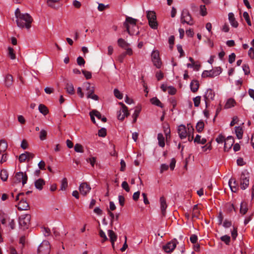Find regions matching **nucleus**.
<instances>
[{
	"label": "nucleus",
	"instance_id": "obj_1",
	"mask_svg": "<svg viewBox=\"0 0 254 254\" xmlns=\"http://www.w3.org/2000/svg\"><path fill=\"white\" fill-rule=\"evenodd\" d=\"M137 20L129 16H127L125 21L123 23V25L126 28L127 32L130 35H138L139 31L130 30V26L132 28H137L136 22Z\"/></svg>",
	"mask_w": 254,
	"mask_h": 254
},
{
	"label": "nucleus",
	"instance_id": "obj_2",
	"mask_svg": "<svg viewBox=\"0 0 254 254\" xmlns=\"http://www.w3.org/2000/svg\"><path fill=\"white\" fill-rule=\"evenodd\" d=\"M23 15L24 16L22 17L20 23L18 21V19H16L17 25L21 28H26L27 29H29L31 27L33 18L28 13H24Z\"/></svg>",
	"mask_w": 254,
	"mask_h": 254
},
{
	"label": "nucleus",
	"instance_id": "obj_3",
	"mask_svg": "<svg viewBox=\"0 0 254 254\" xmlns=\"http://www.w3.org/2000/svg\"><path fill=\"white\" fill-rule=\"evenodd\" d=\"M28 180L27 175L25 173L22 172H17L12 181V184L14 185L17 183L22 182V185L24 186L26 184Z\"/></svg>",
	"mask_w": 254,
	"mask_h": 254
},
{
	"label": "nucleus",
	"instance_id": "obj_4",
	"mask_svg": "<svg viewBox=\"0 0 254 254\" xmlns=\"http://www.w3.org/2000/svg\"><path fill=\"white\" fill-rule=\"evenodd\" d=\"M222 72L221 67H216L210 70H204L203 71L201 76L203 78L210 77L213 78L219 75Z\"/></svg>",
	"mask_w": 254,
	"mask_h": 254
},
{
	"label": "nucleus",
	"instance_id": "obj_5",
	"mask_svg": "<svg viewBox=\"0 0 254 254\" xmlns=\"http://www.w3.org/2000/svg\"><path fill=\"white\" fill-rule=\"evenodd\" d=\"M147 18L148 20L149 25L151 28L156 29L158 28V23L156 20V13L154 11H147Z\"/></svg>",
	"mask_w": 254,
	"mask_h": 254
},
{
	"label": "nucleus",
	"instance_id": "obj_6",
	"mask_svg": "<svg viewBox=\"0 0 254 254\" xmlns=\"http://www.w3.org/2000/svg\"><path fill=\"white\" fill-rule=\"evenodd\" d=\"M181 21L182 23H187L189 25H192L194 24V21L191 18V16L187 9H184L182 12Z\"/></svg>",
	"mask_w": 254,
	"mask_h": 254
},
{
	"label": "nucleus",
	"instance_id": "obj_7",
	"mask_svg": "<svg viewBox=\"0 0 254 254\" xmlns=\"http://www.w3.org/2000/svg\"><path fill=\"white\" fill-rule=\"evenodd\" d=\"M84 86L86 88V90L87 91L86 95L87 98H91L94 100H98L99 99L98 96L94 94L95 91V88L94 86H92L89 82H86L84 83Z\"/></svg>",
	"mask_w": 254,
	"mask_h": 254
},
{
	"label": "nucleus",
	"instance_id": "obj_8",
	"mask_svg": "<svg viewBox=\"0 0 254 254\" xmlns=\"http://www.w3.org/2000/svg\"><path fill=\"white\" fill-rule=\"evenodd\" d=\"M50 243L47 241H44L38 248V254H49L50 252Z\"/></svg>",
	"mask_w": 254,
	"mask_h": 254
},
{
	"label": "nucleus",
	"instance_id": "obj_9",
	"mask_svg": "<svg viewBox=\"0 0 254 254\" xmlns=\"http://www.w3.org/2000/svg\"><path fill=\"white\" fill-rule=\"evenodd\" d=\"M215 97V92L214 91L210 89H207L205 92L204 95V99L205 103L206 108H208L209 105V102L211 101H213Z\"/></svg>",
	"mask_w": 254,
	"mask_h": 254
},
{
	"label": "nucleus",
	"instance_id": "obj_10",
	"mask_svg": "<svg viewBox=\"0 0 254 254\" xmlns=\"http://www.w3.org/2000/svg\"><path fill=\"white\" fill-rule=\"evenodd\" d=\"M31 216L29 214L22 215L20 216L19 220L20 226L23 229H28L30 224Z\"/></svg>",
	"mask_w": 254,
	"mask_h": 254
},
{
	"label": "nucleus",
	"instance_id": "obj_11",
	"mask_svg": "<svg viewBox=\"0 0 254 254\" xmlns=\"http://www.w3.org/2000/svg\"><path fill=\"white\" fill-rule=\"evenodd\" d=\"M178 242L175 238L163 246V249L167 253H172L176 248Z\"/></svg>",
	"mask_w": 254,
	"mask_h": 254
},
{
	"label": "nucleus",
	"instance_id": "obj_12",
	"mask_svg": "<svg viewBox=\"0 0 254 254\" xmlns=\"http://www.w3.org/2000/svg\"><path fill=\"white\" fill-rule=\"evenodd\" d=\"M241 188L245 190L249 184V174L246 171L242 173L240 178Z\"/></svg>",
	"mask_w": 254,
	"mask_h": 254
},
{
	"label": "nucleus",
	"instance_id": "obj_13",
	"mask_svg": "<svg viewBox=\"0 0 254 254\" xmlns=\"http://www.w3.org/2000/svg\"><path fill=\"white\" fill-rule=\"evenodd\" d=\"M190 130H193V128L191 127L190 128H188V132L187 131L186 126L184 125H180L178 127V133L180 138L181 139L186 138L188 136V133L190 131Z\"/></svg>",
	"mask_w": 254,
	"mask_h": 254
},
{
	"label": "nucleus",
	"instance_id": "obj_14",
	"mask_svg": "<svg viewBox=\"0 0 254 254\" xmlns=\"http://www.w3.org/2000/svg\"><path fill=\"white\" fill-rule=\"evenodd\" d=\"M151 57L154 65L158 68H161L162 63L159 57V53L158 51H153L151 54Z\"/></svg>",
	"mask_w": 254,
	"mask_h": 254
},
{
	"label": "nucleus",
	"instance_id": "obj_15",
	"mask_svg": "<svg viewBox=\"0 0 254 254\" xmlns=\"http://www.w3.org/2000/svg\"><path fill=\"white\" fill-rule=\"evenodd\" d=\"M119 104L122 106V108L118 113V119L119 120L123 121L126 117L129 115V113L127 107L125 104L121 102Z\"/></svg>",
	"mask_w": 254,
	"mask_h": 254
},
{
	"label": "nucleus",
	"instance_id": "obj_16",
	"mask_svg": "<svg viewBox=\"0 0 254 254\" xmlns=\"http://www.w3.org/2000/svg\"><path fill=\"white\" fill-rule=\"evenodd\" d=\"M91 188L86 182L81 183L79 187L80 193L83 196H86L89 192Z\"/></svg>",
	"mask_w": 254,
	"mask_h": 254
},
{
	"label": "nucleus",
	"instance_id": "obj_17",
	"mask_svg": "<svg viewBox=\"0 0 254 254\" xmlns=\"http://www.w3.org/2000/svg\"><path fill=\"white\" fill-rule=\"evenodd\" d=\"M29 207L28 203L23 198H21L18 204V209L19 210H27Z\"/></svg>",
	"mask_w": 254,
	"mask_h": 254
},
{
	"label": "nucleus",
	"instance_id": "obj_18",
	"mask_svg": "<svg viewBox=\"0 0 254 254\" xmlns=\"http://www.w3.org/2000/svg\"><path fill=\"white\" fill-rule=\"evenodd\" d=\"M234 143V138L232 136H229L225 140L224 149L225 150L227 149L229 150L231 148L233 143Z\"/></svg>",
	"mask_w": 254,
	"mask_h": 254
},
{
	"label": "nucleus",
	"instance_id": "obj_19",
	"mask_svg": "<svg viewBox=\"0 0 254 254\" xmlns=\"http://www.w3.org/2000/svg\"><path fill=\"white\" fill-rule=\"evenodd\" d=\"M160 202L162 215L163 216H165L166 215V209L167 207V204L166 203L165 198L163 196L160 198Z\"/></svg>",
	"mask_w": 254,
	"mask_h": 254
},
{
	"label": "nucleus",
	"instance_id": "obj_20",
	"mask_svg": "<svg viewBox=\"0 0 254 254\" xmlns=\"http://www.w3.org/2000/svg\"><path fill=\"white\" fill-rule=\"evenodd\" d=\"M229 186L232 190L234 192H237L238 190V183L235 179L231 178L229 181Z\"/></svg>",
	"mask_w": 254,
	"mask_h": 254
},
{
	"label": "nucleus",
	"instance_id": "obj_21",
	"mask_svg": "<svg viewBox=\"0 0 254 254\" xmlns=\"http://www.w3.org/2000/svg\"><path fill=\"white\" fill-rule=\"evenodd\" d=\"M228 19L231 26L234 28H237L238 26V22L236 20L234 14L232 12H230L228 14Z\"/></svg>",
	"mask_w": 254,
	"mask_h": 254
},
{
	"label": "nucleus",
	"instance_id": "obj_22",
	"mask_svg": "<svg viewBox=\"0 0 254 254\" xmlns=\"http://www.w3.org/2000/svg\"><path fill=\"white\" fill-rule=\"evenodd\" d=\"M13 84V76L11 74H7L4 78V84L6 87H10Z\"/></svg>",
	"mask_w": 254,
	"mask_h": 254
},
{
	"label": "nucleus",
	"instance_id": "obj_23",
	"mask_svg": "<svg viewBox=\"0 0 254 254\" xmlns=\"http://www.w3.org/2000/svg\"><path fill=\"white\" fill-rule=\"evenodd\" d=\"M64 89L66 90V92L70 95H73L75 93L73 85L71 82H67Z\"/></svg>",
	"mask_w": 254,
	"mask_h": 254
},
{
	"label": "nucleus",
	"instance_id": "obj_24",
	"mask_svg": "<svg viewBox=\"0 0 254 254\" xmlns=\"http://www.w3.org/2000/svg\"><path fill=\"white\" fill-rule=\"evenodd\" d=\"M199 87V84L197 80H193L190 82V90L192 92L195 93L198 90Z\"/></svg>",
	"mask_w": 254,
	"mask_h": 254
},
{
	"label": "nucleus",
	"instance_id": "obj_25",
	"mask_svg": "<svg viewBox=\"0 0 254 254\" xmlns=\"http://www.w3.org/2000/svg\"><path fill=\"white\" fill-rule=\"evenodd\" d=\"M35 188L41 190L43 189V186L45 185V182L43 179H39L35 182Z\"/></svg>",
	"mask_w": 254,
	"mask_h": 254
},
{
	"label": "nucleus",
	"instance_id": "obj_26",
	"mask_svg": "<svg viewBox=\"0 0 254 254\" xmlns=\"http://www.w3.org/2000/svg\"><path fill=\"white\" fill-rule=\"evenodd\" d=\"M118 46L124 49H126L127 48L129 47V44H128L127 41H126L123 38H119L117 41Z\"/></svg>",
	"mask_w": 254,
	"mask_h": 254
},
{
	"label": "nucleus",
	"instance_id": "obj_27",
	"mask_svg": "<svg viewBox=\"0 0 254 254\" xmlns=\"http://www.w3.org/2000/svg\"><path fill=\"white\" fill-rule=\"evenodd\" d=\"M108 234L112 244H114L115 242L116 241L117 239V236L116 234L112 230H109L108 231Z\"/></svg>",
	"mask_w": 254,
	"mask_h": 254
},
{
	"label": "nucleus",
	"instance_id": "obj_28",
	"mask_svg": "<svg viewBox=\"0 0 254 254\" xmlns=\"http://www.w3.org/2000/svg\"><path fill=\"white\" fill-rule=\"evenodd\" d=\"M7 146V143L4 139L0 140V154L6 151Z\"/></svg>",
	"mask_w": 254,
	"mask_h": 254
},
{
	"label": "nucleus",
	"instance_id": "obj_29",
	"mask_svg": "<svg viewBox=\"0 0 254 254\" xmlns=\"http://www.w3.org/2000/svg\"><path fill=\"white\" fill-rule=\"evenodd\" d=\"M157 139L158 140V144L160 147H163L165 146L164 137L162 133H159L157 135Z\"/></svg>",
	"mask_w": 254,
	"mask_h": 254
},
{
	"label": "nucleus",
	"instance_id": "obj_30",
	"mask_svg": "<svg viewBox=\"0 0 254 254\" xmlns=\"http://www.w3.org/2000/svg\"><path fill=\"white\" fill-rule=\"evenodd\" d=\"M236 103V101L234 99L229 98L225 104L224 107L225 109L232 108L235 106Z\"/></svg>",
	"mask_w": 254,
	"mask_h": 254
},
{
	"label": "nucleus",
	"instance_id": "obj_31",
	"mask_svg": "<svg viewBox=\"0 0 254 254\" xmlns=\"http://www.w3.org/2000/svg\"><path fill=\"white\" fill-rule=\"evenodd\" d=\"M235 133L237 138L239 139L242 138L243 134V130L241 127H235Z\"/></svg>",
	"mask_w": 254,
	"mask_h": 254
},
{
	"label": "nucleus",
	"instance_id": "obj_32",
	"mask_svg": "<svg viewBox=\"0 0 254 254\" xmlns=\"http://www.w3.org/2000/svg\"><path fill=\"white\" fill-rule=\"evenodd\" d=\"M38 108L40 112L45 116L49 113L47 107L43 104H40Z\"/></svg>",
	"mask_w": 254,
	"mask_h": 254
},
{
	"label": "nucleus",
	"instance_id": "obj_33",
	"mask_svg": "<svg viewBox=\"0 0 254 254\" xmlns=\"http://www.w3.org/2000/svg\"><path fill=\"white\" fill-rule=\"evenodd\" d=\"M150 102L153 105H156L161 108L163 107V105L157 97H153L151 99Z\"/></svg>",
	"mask_w": 254,
	"mask_h": 254
},
{
	"label": "nucleus",
	"instance_id": "obj_34",
	"mask_svg": "<svg viewBox=\"0 0 254 254\" xmlns=\"http://www.w3.org/2000/svg\"><path fill=\"white\" fill-rule=\"evenodd\" d=\"M0 179L2 181H6L8 177V174L6 170L2 169L0 174Z\"/></svg>",
	"mask_w": 254,
	"mask_h": 254
},
{
	"label": "nucleus",
	"instance_id": "obj_35",
	"mask_svg": "<svg viewBox=\"0 0 254 254\" xmlns=\"http://www.w3.org/2000/svg\"><path fill=\"white\" fill-rule=\"evenodd\" d=\"M200 214V211L197 204L194 205L192 210V217L198 218Z\"/></svg>",
	"mask_w": 254,
	"mask_h": 254
},
{
	"label": "nucleus",
	"instance_id": "obj_36",
	"mask_svg": "<svg viewBox=\"0 0 254 254\" xmlns=\"http://www.w3.org/2000/svg\"><path fill=\"white\" fill-rule=\"evenodd\" d=\"M60 0H47V3L49 6L57 9L58 7L56 6V4L58 3Z\"/></svg>",
	"mask_w": 254,
	"mask_h": 254
},
{
	"label": "nucleus",
	"instance_id": "obj_37",
	"mask_svg": "<svg viewBox=\"0 0 254 254\" xmlns=\"http://www.w3.org/2000/svg\"><path fill=\"white\" fill-rule=\"evenodd\" d=\"M220 240L226 245H229L230 243L231 238L229 236L225 235L220 237Z\"/></svg>",
	"mask_w": 254,
	"mask_h": 254
},
{
	"label": "nucleus",
	"instance_id": "obj_38",
	"mask_svg": "<svg viewBox=\"0 0 254 254\" xmlns=\"http://www.w3.org/2000/svg\"><path fill=\"white\" fill-rule=\"evenodd\" d=\"M24 13H21L20 12V10L19 8H17L15 11V15L16 18V19H18V21L20 23L21 19H22V17L24 16L23 15Z\"/></svg>",
	"mask_w": 254,
	"mask_h": 254
},
{
	"label": "nucleus",
	"instance_id": "obj_39",
	"mask_svg": "<svg viewBox=\"0 0 254 254\" xmlns=\"http://www.w3.org/2000/svg\"><path fill=\"white\" fill-rule=\"evenodd\" d=\"M204 123L203 121L198 122L196 126V129L198 132H200L202 131L204 128Z\"/></svg>",
	"mask_w": 254,
	"mask_h": 254
},
{
	"label": "nucleus",
	"instance_id": "obj_40",
	"mask_svg": "<svg viewBox=\"0 0 254 254\" xmlns=\"http://www.w3.org/2000/svg\"><path fill=\"white\" fill-rule=\"evenodd\" d=\"M74 150L76 152L83 153L84 152V148L82 145L76 143L74 145Z\"/></svg>",
	"mask_w": 254,
	"mask_h": 254
},
{
	"label": "nucleus",
	"instance_id": "obj_41",
	"mask_svg": "<svg viewBox=\"0 0 254 254\" xmlns=\"http://www.w3.org/2000/svg\"><path fill=\"white\" fill-rule=\"evenodd\" d=\"M8 55L12 60H14L16 58L15 54L14 52V50L10 47L8 48Z\"/></svg>",
	"mask_w": 254,
	"mask_h": 254
},
{
	"label": "nucleus",
	"instance_id": "obj_42",
	"mask_svg": "<svg viewBox=\"0 0 254 254\" xmlns=\"http://www.w3.org/2000/svg\"><path fill=\"white\" fill-rule=\"evenodd\" d=\"M238 236V229L236 227H233V229L231 230V236L233 240H235Z\"/></svg>",
	"mask_w": 254,
	"mask_h": 254
},
{
	"label": "nucleus",
	"instance_id": "obj_43",
	"mask_svg": "<svg viewBox=\"0 0 254 254\" xmlns=\"http://www.w3.org/2000/svg\"><path fill=\"white\" fill-rule=\"evenodd\" d=\"M67 181L65 178H64L62 181V184L61 186V190H64L67 187Z\"/></svg>",
	"mask_w": 254,
	"mask_h": 254
},
{
	"label": "nucleus",
	"instance_id": "obj_44",
	"mask_svg": "<svg viewBox=\"0 0 254 254\" xmlns=\"http://www.w3.org/2000/svg\"><path fill=\"white\" fill-rule=\"evenodd\" d=\"M47 135V131L44 129H42L40 132L39 138L41 140H44L46 139Z\"/></svg>",
	"mask_w": 254,
	"mask_h": 254
},
{
	"label": "nucleus",
	"instance_id": "obj_45",
	"mask_svg": "<svg viewBox=\"0 0 254 254\" xmlns=\"http://www.w3.org/2000/svg\"><path fill=\"white\" fill-rule=\"evenodd\" d=\"M140 110L139 109H135L132 115L133 121L132 123H135L137 120V118L139 116Z\"/></svg>",
	"mask_w": 254,
	"mask_h": 254
},
{
	"label": "nucleus",
	"instance_id": "obj_46",
	"mask_svg": "<svg viewBox=\"0 0 254 254\" xmlns=\"http://www.w3.org/2000/svg\"><path fill=\"white\" fill-rule=\"evenodd\" d=\"M243 17L244 18H245V19L246 20L247 24L249 26H251L252 25V23H251V20H250V16H249V13L245 11L243 13Z\"/></svg>",
	"mask_w": 254,
	"mask_h": 254
},
{
	"label": "nucleus",
	"instance_id": "obj_47",
	"mask_svg": "<svg viewBox=\"0 0 254 254\" xmlns=\"http://www.w3.org/2000/svg\"><path fill=\"white\" fill-rule=\"evenodd\" d=\"M98 134L101 137H105L107 134V130L105 128H101L98 130Z\"/></svg>",
	"mask_w": 254,
	"mask_h": 254
},
{
	"label": "nucleus",
	"instance_id": "obj_48",
	"mask_svg": "<svg viewBox=\"0 0 254 254\" xmlns=\"http://www.w3.org/2000/svg\"><path fill=\"white\" fill-rule=\"evenodd\" d=\"M200 13L203 16H204L207 14V12L206 8L204 5H200Z\"/></svg>",
	"mask_w": 254,
	"mask_h": 254
},
{
	"label": "nucleus",
	"instance_id": "obj_49",
	"mask_svg": "<svg viewBox=\"0 0 254 254\" xmlns=\"http://www.w3.org/2000/svg\"><path fill=\"white\" fill-rule=\"evenodd\" d=\"M201 100V96H198L193 99L194 105L195 107H198Z\"/></svg>",
	"mask_w": 254,
	"mask_h": 254
},
{
	"label": "nucleus",
	"instance_id": "obj_50",
	"mask_svg": "<svg viewBox=\"0 0 254 254\" xmlns=\"http://www.w3.org/2000/svg\"><path fill=\"white\" fill-rule=\"evenodd\" d=\"M222 224L224 228H228L232 226V221L225 219Z\"/></svg>",
	"mask_w": 254,
	"mask_h": 254
},
{
	"label": "nucleus",
	"instance_id": "obj_51",
	"mask_svg": "<svg viewBox=\"0 0 254 254\" xmlns=\"http://www.w3.org/2000/svg\"><path fill=\"white\" fill-rule=\"evenodd\" d=\"M82 72L87 79H90L92 77V73L90 71L82 70Z\"/></svg>",
	"mask_w": 254,
	"mask_h": 254
},
{
	"label": "nucleus",
	"instance_id": "obj_52",
	"mask_svg": "<svg viewBox=\"0 0 254 254\" xmlns=\"http://www.w3.org/2000/svg\"><path fill=\"white\" fill-rule=\"evenodd\" d=\"M248 208L246 206H244L243 203H242L241 204V208H240V213L243 215L245 214L247 211H248Z\"/></svg>",
	"mask_w": 254,
	"mask_h": 254
},
{
	"label": "nucleus",
	"instance_id": "obj_53",
	"mask_svg": "<svg viewBox=\"0 0 254 254\" xmlns=\"http://www.w3.org/2000/svg\"><path fill=\"white\" fill-rule=\"evenodd\" d=\"M114 95L117 98L122 99L123 98V94L117 89H115L114 90Z\"/></svg>",
	"mask_w": 254,
	"mask_h": 254
},
{
	"label": "nucleus",
	"instance_id": "obj_54",
	"mask_svg": "<svg viewBox=\"0 0 254 254\" xmlns=\"http://www.w3.org/2000/svg\"><path fill=\"white\" fill-rule=\"evenodd\" d=\"M77 63L79 66H82L84 65L85 62L82 57H78L77 58Z\"/></svg>",
	"mask_w": 254,
	"mask_h": 254
},
{
	"label": "nucleus",
	"instance_id": "obj_55",
	"mask_svg": "<svg viewBox=\"0 0 254 254\" xmlns=\"http://www.w3.org/2000/svg\"><path fill=\"white\" fill-rule=\"evenodd\" d=\"M243 70L246 75H248L250 73V69L248 64H245L243 65Z\"/></svg>",
	"mask_w": 254,
	"mask_h": 254
},
{
	"label": "nucleus",
	"instance_id": "obj_56",
	"mask_svg": "<svg viewBox=\"0 0 254 254\" xmlns=\"http://www.w3.org/2000/svg\"><path fill=\"white\" fill-rule=\"evenodd\" d=\"M19 160L20 162H24L26 160L27 161V158L26 154V152L25 153L21 154L19 157Z\"/></svg>",
	"mask_w": 254,
	"mask_h": 254
},
{
	"label": "nucleus",
	"instance_id": "obj_57",
	"mask_svg": "<svg viewBox=\"0 0 254 254\" xmlns=\"http://www.w3.org/2000/svg\"><path fill=\"white\" fill-rule=\"evenodd\" d=\"M225 140V136L222 134H219L218 137L216 138V141L218 143L223 142Z\"/></svg>",
	"mask_w": 254,
	"mask_h": 254
},
{
	"label": "nucleus",
	"instance_id": "obj_58",
	"mask_svg": "<svg viewBox=\"0 0 254 254\" xmlns=\"http://www.w3.org/2000/svg\"><path fill=\"white\" fill-rule=\"evenodd\" d=\"M122 187L127 192H129L130 190L129 187L126 181H124L122 184Z\"/></svg>",
	"mask_w": 254,
	"mask_h": 254
},
{
	"label": "nucleus",
	"instance_id": "obj_59",
	"mask_svg": "<svg viewBox=\"0 0 254 254\" xmlns=\"http://www.w3.org/2000/svg\"><path fill=\"white\" fill-rule=\"evenodd\" d=\"M164 131L166 136V137H167L168 136H169V137L170 136L171 131L168 125H167L166 127H164Z\"/></svg>",
	"mask_w": 254,
	"mask_h": 254
},
{
	"label": "nucleus",
	"instance_id": "obj_60",
	"mask_svg": "<svg viewBox=\"0 0 254 254\" xmlns=\"http://www.w3.org/2000/svg\"><path fill=\"white\" fill-rule=\"evenodd\" d=\"M168 92L170 95H174L176 93V89L173 86H169L168 87Z\"/></svg>",
	"mask_w": 254,
	"mask_h": 254
},
{
	"label": "nucleus",
	"instance_id": "obj_61",
	"mask_svg": "<svg viewBox=\"0 0 254 254\" xmlns=\"http://www.w3.org/2000/svg\"><path fill=\"white\" fill-rule=\"evenodd\" d=\"M175 41V37L174 36H171L169 38V43L170 45V48L172 49L173 48V46L174 44Z\"/></svg>",
	"mask_w": 254,
	"mask_h": 254
},
{
	"label": "nucleus",
	"instance_id": "obj_62",
	"mask_svg": "<svg viewBox=\"0 0 254 254\" xmlns=\"http://www.w3.org/2000/svg\"><path fill=\"white\" fill-rule=\"evenodd\" d=\"M248 55L251 59H254V48L251 47L248 52Z\"/></svg>",
	"mask_w": 254,
	"mask_h": 254
},
{
	"label": "nucleus",
	"instance_id": "obj_63",
	"mask_svg": "<svg viewBox=\"0 0 254 254\" xmlns=\"http://www.w3.org/2000/svg\"><path fill=\"white\" fill-rule=\"evenodd\" d=\"M236 55L235 53H232L229 56V62L230 64H232L235 60Z\"/></svg>",
	"mask_w": 254,
	"mask_h": 254
},
{
	"label": "nucleus",
	"instance_id": "obj_64",
	"mask_svg": "<svg viewBox=\"0 0 254 254\" xmlns=\"http://www.w3.org/2000/svg\"><path fill=\"white\" fill-rule=\"evenodd\" d=\"M20 146L23 149H27L28 148V144L26 140L23 139L21 142Z\"/></svg>",
	"mask_w": 254,
	"mask_h": 254
}]
</instances>
